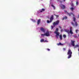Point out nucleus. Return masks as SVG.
<instances>
[{
  "label": "nucleus",
  "instance_id": "obj_37",
  "mask_svg": "<svg viewBox=\"0 0 79 79\" xmlns=\"http://www.w3.org/2000/svg\"><path fill=\"white\" fill-rule=\"evenodd\" d=\"M59 27L60 28V29H61V26H59Z\"/></svg>",
  "mask_w": 79,
  "mask_h": 79
},
{
  "label": "nucleus",
  "instance_id": "obj_15",
  "mask_svg": "<svg viewBox=\"0 0 79 79\" xmlns=\"http://www.w3.org/2000/svg\"><path fill=\"white\" fill-rule=\"evenodd\" d=\"M71 24L72 26H74V27L75 26V25H74V23L73 22H71Z\"/></svg>",
  "mask_w": 79,
  "mask_h": 79
},
{
  "label": "nucleus",
  "instance_id": "obj_18",
  "mask_svg": "<svg viewBox=\"0 0 79 79\" xmlns=\"http://www.w3.org/2000/svg\"><path fill=\"white\" fill-rule=\"evenodd\" d=\"M51 6L53 7L54 10H55V6L53 5V4Z\"/></svg>",
  "mask_w": 79,
  "mask_h": 79
},
{
  "label": "nucleus",
  "instance_id": "obj_7",
  "mask_svg": "<svg viewBox=\"0 0 79 79\" xmlns=\"http://www.w3.org/2000/svg\"><path fill=\"white\" fill-rule=\"evenodd\" d=\"M72 15L73 16H74V15L73 13H69L68 12H67V15H68L69 16H71Z\"/></svg>",
  "mask_w": 79,
  "mask_h": 79
},
{
  "label": "nucleus",
  "instance_id": "obj_32",
  "mask_svg": "<svg viewBox=\"0 0 79 79\" xmlns=\"http://www.w3.org/2000/svg\"><path fill=\"white\" fill-rule=\"evenodd\" d=\"M76 5H78V2L77 1L76 2Z\"/></svg>",
  "mask_w": 79,
  "mask_h": 79
},
{
  "label": "nucleus",
  "instance_id": "obj_21",
  "mask_svg": "<svg viewBox=\"0 0 79 79\" xmlns=\"http://www.w3.org/2000/svg\"><path fill=\"white\" fill-rule=\"evenodd\" d=\"M58 45H63V44H61V43H59V44H58Z\"/></svg>",
  "mask_w": 79,
  "mask_h": 79
},
{
  "label": "nucleus",
  "instance_id": "obj_20",
  "mask_svg": "<svg viewBox=\"0 0 79 79\" xmlns=\"http://www.w3.org/2000/svg\"><path fill=\"white\" fill-rule=\"evenodd\" d=\"M63 37L64 38H65L66 37V36L65 35H63Z\"/></svg>",
  "mask_w": 79,
  "mask_h": 79
},
{
  "label": "nucleus",
  "instance_id": "obj_13",
  "mask_svg": "<svg viewBox=\"0 0 79 79\" xmlns=\"http://www.w3.org/2000/svg\"><path fill=\"white\" fill-rule=\"evenodd\" d=\"M59 38L60 40H62V35H60L59 36Z\"/></svg>",
  "mask_w": 79,
  "mask_h": 79
},
{
  "label": "nucleus",
  "instance_id": "obj_41",
  "mask_svg": "<svg viewBox=\"0 0 79 79\" xmlns=\"http://www.w3.org/2000/svg\"><path fill=\"white\" fill-rule=\"evenodd\" d=\"M78 36L79 37V34L78 35Z\"/></svg>",
  "mask_w": 79,
  "mask_h": 79
},
{
  "label": "nucleus",
  "instance_id": "obj_3",
  "mask_svg": "<svg viewBox=\"0 0 79 79\" xmlns=\"http://www.w3.org/2000/svg\"><path fill=\"white\" fill-rule=\"evenodd\" d=\"M72 29H73L72 27H70V31L69 30H67L66 31L68 33V34H73L74 33L73 32V31H72Z\"/></svg>",
  "mask_w": 79,
  "mask_h": 79
},
{
  "label": "nucleus",
  "instance_id": "obj_4",
  "mask_svg": "<svg viewBox=\"0 0 79 79\" xmlns=\"http://www.w3.org/2000/svg\"><path fill=\"white\" fill-rule=\"evenodd\" d=\"M60 23V21L59 20H57L55 22H54L53 23V26H56V25H58Z\"/></svg>",
  "mask_w": 79,
  "mask_h": 79
},
{
  "label": "nucleus",
  "instance_id": "obj_35",
  "mask_svg": "<svg viewBox=\"0 0 79 79\" xmlns=\"http://www.w3.org/2000/svg\"><path fill=\"white\" fill-rule=\"evenodd\" d=\"M47 50H48V51H50V50L48 48Z\"/></svg>",
  "mask_w": 79,
  "mask_h": 79
},
{
  "label": "nucleus",
  "instance_id": "obj_10",
  "mask_svg": "<svg viewBox=\"0 0 79 79\" xmlns=\"http://www.w3.org/2000/svg\"><path fill=\"white\" fill-rule=\"evenodd\" d=\"M60 6L61 7L62 9H64L65 8V6L64 5H60Z\"/></svg>",
  "mask_w": 79,
  "mask_h": 79
},
{
  "label": "nucleus",
  "instance_id": "obj_11",
  "mask_svg": "<svg viewBox=\"0 0 79 79\" xmlns=\"http://www.w3.org/2000/svg\"><path fill=\"white\" fill-rule=\"evenodd\" d=\"M40 30L41 31H42L43 32H45V29H44L43 27L40 28Z\"/></svg>",
  "mask_w": 79,
  "mask_h": 79
},
{
  "label": "nucleus",
  "instance_id": "obj_39",
  "mask_svg": "<svg viewBox=\"0 0 79 79\" xmlns=\"http://www.w3.org/2000/svg\"><path fill=\"white\" fill-rule=\"evenodd\" d=\"M78 18H79V14L78 15Z\"/></svg>",
  "mask_w": 79,
  "mask_h": 79
},
{
  "label": "nucleus",
  "instance_id": "obj_38",
  "mask_svg": "<svg viewBox=\"0 0 79 79\" xmlns=\"http://www.w3.org/2000/svg\"><path fill=\"white\" fill-rule=\"evenodd\" d=\"M64 17L63 19H62V20H64Z\"/></svg>",
  "mask_w": 79,
  "mask_h": 79
},
{
  "label": "nucleus",
  "instance_id": "obj_27",
  "mask_svg": "<svg viewBox=\"0 0 79 79\" xmlns=\"http://www.w3.org/2000/svg\"><path fill=\"white\" fill-rule=\"evenodd\" d=\"M74 38H76V39H77V36L76 35H74Z\"/></svg>",
  "mask_w": 79,
  "mask_h": 79
},
{
  "label": "nucleus",
  "instance_id": "obj_34",
  "mask_svg": "<svg viewBox=\"0 0 79 79\" xmlns=\"http://www.w3.org/2000/svg\"><path fill=\"white\" fill-rule=\"evenodd\" d=\"M60 31L61 32H63V29H61Z\"/></svg>",
  "mask_w": 79,
  "mask_h": 79
},
{
  "label": "nucleus",
  "instance_id": "obj_14",
  "mask_svg": "<svg viewBox=\"0 0 79 79\" xmlns=\"http://www.w3.org/2000/svg\"><path fill=\"white\" fill-rule=\"evenodd\" d=\"M74 47V48H77V47H79V45L78 44L76 45Z\"/></svg>",
  "mask_w": 79,
  "mask_h": 79
},
{
  "label": "nucleus",
  "instance_id": "obj_1",
  "mask_svg": "<svg viewBox=\"0 0 79 79\" xmlns=\"http://www.w3.org/2000/svg\"><path fill=\"white\" fill-rule=\"evenodd\" d=\"M72 51L70 49H69L68 50V52H67V55H68L69 56L68 57V58H70L71 57L72 55Z\"/></svg>",
  "mask_w": 79,
  "mask_h": 79
},
{
  "label": "nucleus",
  "instance_id": "obj_28",
  "mask_svg": "<svg viewBox=\"0 0 79 79\" xmlns=\"http://www.w3.org/2000/svg\"><path fill=\"white\" fill-rule=\"evenodd\" d=\"M67 18H68L67 17V16H66L64 17V19H67Z\"/></svg>",
  "mask_w": 79,
  "mask_h": 79
},
{
  "label": "nucleus",
  "instance_id": "obj_8",
  "mask_svg": "<svg viewBox=\"0 0 79 79\" xmlns=\"http://www.w3.org/2000/svg\"><path fill=\"white\" fill-rule=\"evenodd\" d=\"M45 34L46 36H49L50 35L49 31H47Z\"/></svg>",
  "mask_w": 79,
  "mask_h": 79
},
{
  "label": "nucleus",
  "instance_id": "obj_6",
  "mask_svg": "<svg viewBox=\"0 0 79 79\" xmlns=\"http://www.w3.org/2000/svg\"><path fill=\"white\" fill-rule=\"evenodd\" d=\"M74 43H75V41L72 40V41H71V45H72L73 47H74V46H75V44Z\"/></svg>",
  "mask_w": 79,
  "mask_h": 79
},
{
  "label": "nucleus",
  "instance_id": "obj_30",
  "mask_svg": "<svg viewBox=\"0 0 79 79\" xmlns=\"http://www.w3.org/2000/svg\"><path fill=\"white\" fill-rule=\"evenodd\" d=\"M44 42H48V41L46 40H45L44 41Z\"/></svg>",
  "mask_w": 79,
  "mask_h": 79
},
{
  "label": "nucleus",
  "instance_id": "obj_9",
  "mask_svg": "<svg viewBox=\"0 0 79 79\" xmlns=\"http://www.w3.org/2000/svg\"><path fill=\"white\" fill-rule=\"evenodd\" d=\"M50 22H52V20H53V15H51V18L50 19Z\"/></svg>",
  "mask_w": 79,
  "mask_h": 79
},
{
  "label": "nucleus",
  "instance_id": "obj_29",
  "mask_svg": "<svg viewBox=\"0 0 79 79\" xmlns=\"http://www.w3.org/2000/svg\"><path fill=\"white\" fill-rule=\"evenodd\" d=\"M78 30H76V33H77V32H78Z\"/></svg>",
  "mask_w": 79,
  "mask_h": 79
},
{
  "label": "nucleus",
  "instance_id": "obj_16",
  "mask_svg": "<svg viewBox=\"0 0 79 79\" xmlns=\"http://www.w3.org/2000/svg\"><path fill=\"white\" fill-rule=\"evenodd\" d=\"M55 16L56 17V18L58 19L59 18V15H56L55 14H54Z\"/></svg>",
  "mask_w": 79,
  "mask_h": 79
},
{
  "label": "nucleus",
  "instance_id": "obj_22",
  "mask_svg": "<svg viewBox=\"0 0 79 79\" xmlns=\"http://www.w3.org/2000/svg\"><path fill=\"white\" fill-rule=\"evenodd\" d=\"M70 10H71V11H73L74 10V8L73 7L71 8Z\"/></svg>",
  "mask_w": 79,
  "mask_h": 79
},
{
  "label": "nucleus",
  "instance_id": "obj_12",
  "mask_svg": "<svg viewBox=\"0 0 79 79\" xmlns=\"http://www.w3.org/2000/svg\"><path fill=\"white\" fill-rule=\"evenodd\" d=\"M41 21V19H39L37 21V24H39L40 23V21Z\"/></svg>",
  "mask_w": 79,
  "mask_h": 79
},
{
  "label": "nucleus",
  "instance_id": "obj_40",
  "mask_svg": "<svg viewBox=\"0 0 79 79\" xmlns=\"http://www.w3.org/2000/svg\"><path fill=\"white\" fill-rule=\"evenodd\" d=\"M66 0H63V1H64V2H65V1Z\"/></svg>",
  "mask_w": 79,
  "mask_h": 79
},
{
  "label": "nucleus",
  "instance_id": "obj_19",
  "mask_svg": "<svg viewBox=\"0 0 79 79\" xmlns=\"http://www.w3.org/2000/svg\"><path fill=\"white\" fill-rule=\"evenodd\" d=\"M40 42H44V39H41L40 40Z\"/></svg>",
  "mask_w": 79,
  "mask_h": 79
},
{
  "label": "nucleus",
  "instance_id": "obj_17",
  "mask_svg": "<svg viewBox=\"0 0 79 79\" xmlns=\"http://www.w3.org/2000/svg\"><path fill=\"white\" fill-rule=\"evenodd\" d=\"M45 11V9L43 8L42 9V10H40V12H41V13H42V11Z\"/></svg>",
  "mask_w": 79,
  "mask_h": 79
},
{
  "label": "nucleus",
  "instance_id": "obj_25",
  "mask_svg": "<svg viewBox=\"0 0 79 79\" xmlns=\"http://www.w3.org/2000/svg\"><path fill=\"white\" fill-rule=\"evenodd\" d=\"M53 26H51V29H53Z\"/></svg>",
  "mask_w": 79,
  "mask_h": 79
},
{
  "label": "nucleus",
  "instance_id": "obj_2",
  "mask_svg": "<svg viewBox=\"0 0 79 79\" xmlns=\"http://www.w3.org/2000/svg\"><path fill=\"white\" fill-rule=\"evenodd\" d=\"M56 31H54L55 34H56V38L57 39H58V36L60 35V33L58 32V28H56Z\"/></svg>",
  "mask_w": 79,
  "mask_h": 79
},
{
  "label": "nucleus",
  "instance_id": "obj_23",
  "mask_svg": "<svg viewBox=\"0 0 79 79\" xmlns=\"http://www.w3.org/2000/svg\"><path fill=\"white\" fill-rule=\"evenodd\" d=\"M51 22H50V21H49V20H47V23H51Z\"/></svg>",
  "mask_w": 79,
  "mask_h": 79
},
{
  "label": "nucleus",
  "instance_id": "obj_5",
  "mask_svg": "<svg viewBox=\"0 0 79 79\" xmlns=\"http://www.w3.org/2000/svg\"><path fill=\"white\" fill-rule=\"evenodd\" d=\"M73 21L74 22L75 24V26L76 27H77V25L78 24H77V22H76V18L74 17H73Z\"/></svg>",
  "mask_w": 79,
  "mask_h": 79
},
{
  "label": "nucleus",
  "instance_id": "obj_31",
  "mask_svg": "<svg viewBox=\"0 0 79 79\" xmlns=\"http://www.w3.org/2000/svg\"><path fill=\"white\" fill-rule=\"evenodd\" d=\"M64 13H67H67H68V12H67V11H66V10H64Z\"/></svg>",
  "mask_w": 79,
  "mask_h": 79
},
{
  "label": "nucleus",
  "instance_id": "obj_33",
  "mask_svg": "<svg viewBox=\"0 0 79 79\" xmlns=\"http://www.w3.org/2000/svg\"><path fill=\"white\" fill-rule=\"evenodd\" d=\"M71 6H72V7L74 6V5H73V3H72L71 4Z\"/></svg>",
  "mask_w": 79,
  "mask_h": 79
},
{
  "label": "nucleus",
  "instance_id": "obj_24",
  "mask_svg": "<svg viewBox=\"0 0 79 79\" xmlns=\"http://www.w3.org/2000/svg\"><path fill=\"white\" fill-rule=\"evenodd\" d=\"M32 21L33 22V23H35L36 22V21L33 19H31Z\"/></svg>",
  "mask_w": 79,
  "mask_h": 79
},
{
  "label": "nucleus",
  "instance_id": "obj_26",
  "mask_svg": "<svg viewBox=\"0 0 79 79\" xmlns=\"http://www.w3.org/2000/svg\"><path fill=\"white\" fill-rule=\"evenodd\" d=\"M44 35H45V34H42L41 35V36L42 37V36H44Z\"/></svg>",
  "mask_w": 79,
  "mask_h": 79
},
{
  "label": "nucleus",
  "instance_id": "obj_36",
  "mask_svg": "<svg viewBox=\"0 0 79 79\" xmlns=\"http://www.w3.org/2000/svg\"><path fill=\"white\" fill-rule=\"evenodd\" d=\"M63 50L64 51L66 50V49L65 48H63Z\"/></svg>",
  "mask_w": 79,
  "mask_h": 79
}]
</instances>
